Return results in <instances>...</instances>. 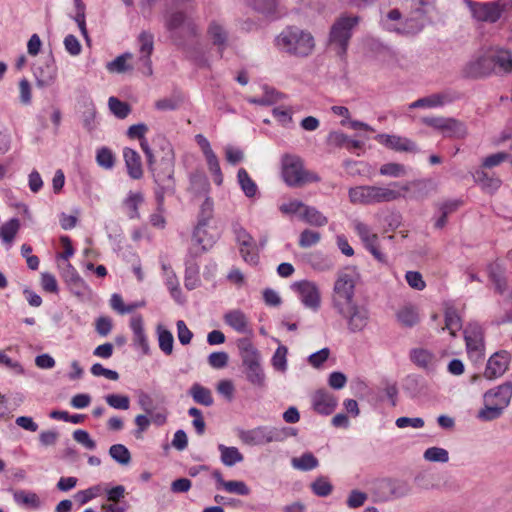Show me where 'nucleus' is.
<instances>
[{"label": "nucleus", "mask_w": 512, "mask_h": 512, "mask_svg": "<svg viewBox=\"0 0 512 512\" xmlns=\"http://www.w3.org/2000/svg\"><path fill=\"white\" fill-rule=\"evenodd\" d=\"M157 337H158V345L160 350L165 355H171L173 352V344H174V338L168 329H166L162 325H158L156 328Z\"/></svg>", "instance_id": "f704fd0d"}, {"label": "nucleus", "mask_w": 512, "mask_h": 512, "mask_svg": "<svg viewBox=\"0 0 512 512\" xmlns=\"http://www.w3.org/2000/svg\"><path fill=\"white\" fill-rule=\"evenodd\" d=\"M290 215H294L300 221L315 227H323L328 223V218L319 210L299 200H290Z\"/></svg>", "instance_id": "6e6552de"}, {"label": "nucleus", "mask_w": 512, "mask_h": 512, "mask_svg": "<svg viewBox=\"0 0 512 512\" xmlns=\"http://www.w3.org/2000/svg\"><path fill=\"white\" fill-rule=\"evenodd\" d=\"M321 239V234L317 231L305 229L301 232L299 237V246L301 248H309L316 245Z\"/></svg>", "instance_id": "052dcab7"}, {"label": "nucleus", "mask_w": 512, "mask_h": 512, "mask_svg": "<svg viewBox=\"0 0 512 512\" xmlns=\"http://www.w3.org/2000/svg\"><path fill=\"white\" fill-rule=\"evenodd\" d=\"M229 356L224 351L213 352L208 356V363L212 368L221 369L228 364Z\"/></svg>", "instance_id": "e2e57ef3"}, {"label": "nucleus", "mask_w": 512, "mask_h": 512, "mask_svg": "<svg viewBox=\"0 0 512 512\" xmlns=\"http://www.w3.org/2000/svg\"><path fill=\"white\" fill-rule=\"evenodd\" d=\"M108 106L111 113L119 119H125L131 112V107L127 102L121 101L114 96L108 99Z\"/></svg>", "instance_id": "79ce46f5"}, {"label": "nucleus", "mask_w": 512, "mask_h": 512, "mask_svg": "<svg viewBox=\"0 0 512 512\" xmlns=\"http://www.w3.org/2000/svg\"><path fill=\"white\" fill-rule=\"evenodd\" d=\"M291 288L297 293L301 302L313 310L318 309L320 305V295L316 285L313 282L302 280L295 282Z\"/></svg>", "instance_id": "f3484780"}, {"label": "nucleus", "mask_w": 512, "mask_h": 512, "mask_svg": "<svg viewBox=\"0 0 512 512\" xmlns=\"http://www.w3.org/2000/svg\"><path fill=\"white\" fill-rule=\"evenodd\" d=\"M309 264L318 271H326L333 267V262L329 257L321 252H314L309 255Z\"/></svg>", "instance_id": "de8ad7c7"}, {"label": "nucleus", "mask_w": 512, "mask_h": 512, "mask_svg": "<svg viewBox=\"0 0 512 512\" xmlns=\"http://www.w3.org/2000/svg\"><path fill=\"white\" fill-rule=\"evenodd\" d=\"M355 284L348 274L339 276L334 284L333 306L337 310L354 301Z\"/></svg>", "instance_id": "9d476101"}, {"label": "nucleus", "mask_w": 512, "mask_h": 512, "mask_svg": "<svg viewBox=\"0 0 512 512\" xmlns=\"http://www.w3.org/2000/svg\"><path fill=\"white\" fill-rule=\"evenodd\" d=\"M291 463L295 469L301 471H311L318 467V459L310 452L302 454L300 457H294Z\"/></svg>", "instance_id": "e433bc0d"}, {"label": "nucleus", "mask_w": 512, "mask_h": 512, "mask_svg": "<svg viewBox=\"0 0 512 512\" xmlns=\"http://www.w3.org/2000/svg\"><path fill=\"white\" fill-rule=\"evenodd\" d=\"M395 188H401L405 192L409 190L407 185L401 186L398 182H391L388 187L374 185L357 186L349 189V200L353 204L364 205L392 202L401 197L400 191Z\"/></svg>", "instance_id": "f257e3e1"}, {"label": "nucleus", "mask_w": 512, "mask_h": 512, "mask_svg": "<svg viewBox=\"0 0 512 512\" xmlns=\"http://www.w3.org/2000/svg\"><path fill=\"white\" fill-rule=\"evenodd\" d=\"M207 35L213 45L217 46L220 57H223V52L228 46L229 39L226 28L221 23L212 21L208 26Z\"/></svg>", "instance_id": "393cba45"}, {"label": "nucleus", "mask_w": 512, "mask_h": 512, "mask_svg": "<svg viewBox=\"0 0 512 512\" xmlns=\"http://www.w3.org/2000/svg\"><path fill=\"white\" fill-rule=\"evenodd\" d=\"M359 21L360 18L358 16L341 15L331 26L329 43L335 48L340 58L346 56L349 41L352 37V30L358 25Z\"/></svg>", "instance_id": "7ed1b4c3"}, {"label": "nucleus", "mask_w": 512, "mask_h": 512, "mask_svg": "<svg viewBox=\"0 0 512 512\" xmlns=\"http://www.w3.org/2000/svg\"><path fill=\"white\" fill-rule=\"evenodd\" d=\"M223 488L228 493H234L241 496H246L250 493L249 487L243 481L231 480L223 483Z\"/></svg>", "instance_id": "680f3d73"}, {"label": "nucleus", "mask_w": 512, "mask_h": 512, "mask_svg": "<svg viewBox=\"0 0 512 512\" xmlns=\"http://www.w3.org/2000/svg\"><path fill=\"white\" fill-rule=\"evenodd\" d=\"M14 500L17 504L23 505L29 508L37 509L40 507V499L34 492H27L24 490H18L13 495Z\"/></svg>", "instance_id": "58836bf2"}, {"label": "nucleus", "mask_w": 512, "mask_h": 512, "mask_svg": "<svg viewBox=\"0 0 512 512\" xmlns=\"http://www.w3.org/2000/svg\"><path fill=\"white\" fill-rule=\"evenodd\" d=\"M312 492L319 497H327L333 490L332 484L326 477L316 478L310 485Z\"/></svg>", "instance_id": "8fccbe9b"}, {"label": "nucleus", "mask_w": 512, "mask_h": 512, "mask_svg": "<svg viewBox=\"0 0 512 512\" xmlns=\"http://www.w3.org/2000/svg\"><path fill=\"white\" fill-rule=\"evenodd\" d=\"M509 363L510 354L507 351L494 353L487 361L484 377L489 380L501 377L507 371Z\"/></svg>", "instance_id": "aec40b11"}, {"label": "nucleus", "mask_w": 512, "mask_h": 512, "mask_svg": "<svg viewBox=\"0 0 512 512\" xmlns=\"http://www.w3.org/2000/svg\"><path fill=\"white\" fill-rule=\"evenodd\" d=\"M475 182L489 192H493L500 187L501 181L488 175V173L480 170L476 171L474 175Z\"/></svg>", "instance_id": "37998d69"}, {"label": "nucleus", "mask_w": 512, "mask_h": 512, "mask_svg": "<svg viewBox=\"0 0 512 512\" xmlns=\"http://www.w3.org/2000/svg\"><path fill=\"white\" fill-rule=\"evenodd\" d=\"M34 75L36 85L39 88L48 87L55 82L57 78V67L52 55L47 58L43 66H39L35 69Z\"/></svg>", "instance_id": "5701e85b"}, {"label": "nucleus", "mask_w": 512, "mask_h": 512, "mask_svg": "<svg viewBox=\"0 0 512 512\" xmlns=\"http://www.w3.org/2000/svg\"><path fill=\"white\" fill-rule=\"evenodd\" d=\"M123 157L127 168L128 175L135 180L143 177V168L141 157L138 152L132 148H124Z\"/></svg>", "instance_id": "a878e982"}, {"label": "nucleus", "mask_w": 512, "mask_h": 512, "mask_svg": "<svg viewBox=\"0 0 512 512\" xmlns=\"http://www.w3.org/2000/svg\"><path fill=\"white\" fill-rule=\"evenodd\" d=\"M315 47L314 37L311 33L290 29V54L298 57H307L312 53Z\"/></svg>", "instance_id": "9b49d317"}, {"label": "nucleus", "mask_w": 512, "mask_h": 512, "mask_svg": "<svg viewBox=\"0 0 512 512\" xmlns=\"http://www.w3.org/2000/svg\"><path fill=\"white\" fill-rule=\"evenodd\" d=\"M109 455L121 465H128L131 461V454L123 444H114L109 449Z\"/></svg>", "instance_id": "09e8293b"}, {"label": "nucleus", "mask_w": 512, "mask_h": 512, "mask_svg": "<svg viewBox=\"0 0 512 512\" xmlns=\"http://www.w3.org/2000/svg\"><path fill=\"white\" fill-rule=\"evenodd\" d=\"M379 173L382 176H389V177H403L406 175V167L403 164L390 162L383 164L380 169Z\"/></svg>", "instance_id": "6e6d98bb"}, {"label": "nucleus", "mask_w": 512, "mask_h": 512, "mask_svg": "<svg viewBox=\"0 0 512 512\" xmlns=\"http://www.w3.org/2000/svg\"><path fill=\"white\" fill-rule=\"evenodd\" d=\"M106 403L118 410H128L130 407V398L127 395L108 394L104 397Z\"/></svg>", "instance_id": "13d9d810"}, {"label": "nucleus", "mask_w": 512, "mask_h": 512, "mask_svg": "<svg viewBox=\"0 0 512 512\" xmlns=\"http://www.w3.org/2000/svg\"><path fill=\"white\" fill-rule=\"evenodd\" d=\"M237 180L241 190L248 198H253L258 193V187L255 181L249 176L244 168H240L237 173Z\"/></svg>", "instance_id": "72a5a7b5"}, {"label": "nucleus", "mask_w": 512, "mask_h": 512, "mask_svg": "<svg viewBox=\"0 0 512 512\" xmlns=\"http://www.w3.org/2000/svg\"><path fill=\"white\" fill-rule=\"evenodd\" d=\"M234 231L244 261L251 265L258 264L259 256L252 236L242 227H235Z\"/></svg>", "instance_id": "dca6fc26"}, {"label": "nucleus", "mask_w": 512, "mask_h": 512, "mask_svg": "<svg viewBox=\"0 0 512 512\" xmlns=\"http://www.w3.org/2000/svg\"><path fill=\"white\" fill-rule=\"evenodd\" d=\"M139 69L146 76L152 75V62H151V54L154 49V38L153 35L147 32H142L139 35Z\"/></svg>", "instance_id": "6ab92c4d"}, {"label": "nucleus", "mask_w": 512, "mask_h": 512, "mask_svg": "<svg viewBox=\"0 0 512 512\" xmlns=\"http://www.w3.org/2000/svg\"><path fill=\"white\" fill-rule=\"evenodd\" d=\"M264 90H265V94L262 97H259V98L250 97V98H248V102L251 104L269 106V105L276 103L279 100L280 95L274 89L268 88L267 86H265Z\"/></svg>", "instance_id": "864d4df0"}, {"label": "nucleus", "mask_w": 512, "mask_h": 512, "mask_svg": "<svg viewBox=\"0 0 512 512\" xmlns=\"http://www.w3.org/2000/svg\"><path fill=\"white\" fill-rule=\"evenodd\" d=\"M62 277L70 291L76 296H84L90 291L89 286L70 263L64 267Z\"/></svg>", "instance_id": "412c9836"}, {"label": "nucleus", "mask_w": 512, "mask_h": 512, "mask_svg": "<svg viewBox=\"0 0 512 512\" xmlns=\"http://www.w3.org/2000/svg\"><path fill=\"white\" fill-rule=\"evenodd\" d=\"M411 360L417 366L427 368L433 360V354L426 349H413L411 351Z\"/></svg>", "instance_id": "4d7b16f0"}, {"label": "nucleus", "mask_w": 512, "mask_h": 512, "mask_svg": "<svg viewBox=\"0 0 512 512\" xmlns=\"http://www.w3.org/2000/svg\"><path fill=\"white\" fill-rule=\"evenodd\" d=\"M472 18L477 22L496 23L500 19V14L492 2H476L473 0H464Z\"/></svg>", "instance_id": "ddd939ff"}, {"label": "nucleus", "mask_w": 512, "mask_h": 512, "mask_svg": "<svg viewBox=\"0 0 512 512\" xmlns=\"http://www.w3.org/2000/svg\"><path fill=\"white\" fill-rule=\"evenodd\" d=\"M20 228V222L17 218H12L4 223L0 228V237L6 243H11Z\"/></svg>", "instance_id": "a18cd8bd"}, {"label": "nucleus", "mask_w": 512, "mask_h": 512, "mask_svg": "<svg viewBox=\"0 0 512 512\" xmlns=\"http://www.w3.org/2000/svg\"><path fill=\"white\" fill-rule=\"evenodd\" d=\"M512 398V382L507 381L495 388L487 390L483 395L484 407L477 417L482 421H493L503 414Z\"/></svg>", "instance_id": "f03ea898"}, {"label": "nucleus", "mask_w": 512, "mask_h": 512, "mask_svg": "<svg viewBox=\"0 0 512 512\" xmlns=\"http://www.w3.org/2000/svg\"><path fill=\"white\" fill-rule=\"evenodd\" d=\"M337 312L347 321V328L351 333L361 332L368 325L370 313L365 305L352 302L345 305Z\"/></svg>", "instance_id": "423d86ee"}, {"label": "nucleus", "mask_w": 512, "mask_h": 512, "mask_svg": "<svg viewBox=\"0 0 512 512\" xmlns=\"http://www.w3.org/2000/svg\"><path fill=\"white\" fill-rule=\"evenodd\" d=\"M96 161L100 167L111 169L115 164V157L109 148L102 147L97 151Z\"/></svg>", "instance_id": "bf43d9fd"}, {"label": "nucleus", "mask_w": 512, "mask_h": 512, "mask_svg": "<svg viewBox=\"0 0 512 512\" xmlns=\"http://www.w3.org/2000/svg\"><path fill=\"white\" fill-rule=\"evenodd\" d=\"M445 326L442 330H448L452 337H456L457 331L463 327L462 319L457 312V309L453 306H448L444 311Z\"/></svg>", "instance_id": "c85d7f7f"}, {"label": "nucleus", "mask_w": 512, "mask_h": 512, "mask_svg": "<svg viewBox=\"0 0 512 512\" xmlns=\"http://www.w3.org/2000/svg\"><path fill=\"white\" fill-rule=\"evenodd\" d=\"M91 373L96 377L103 376L113 381H117L119 379V374L117 371L107 369L103 367L100 363H95L92 365Z\"/></svg>", "instance_id": "69168bd1"}, {"label": "nucleus", "mask_w": 512, "mask_h": 512, "mask_svg": "<svg viewBox=\"0 0 512 512\" xmlns=\"http://www.w3.org/2000/svg\"><path fill=\"white\" fill-rule=\"evenodd\" d=\"M444 137L463 139L467 136L468 130L464 122L448 118L443 128Z\"/></svg>", "instance_id": "c756f323"}, {"label": "nucleus", "mask_w": 512, "mask_h": 512, "mask_svg": "<svg viewBox=\"0 0 512 512\" xmlns=\"http://www.w3.org/2000/svg\"><path fill=\"white\" fill-rule=\"evenodd\" d=\"M410 486L406 481L397 479H378L372 485V493L377 501L386 502L408 495Z\"/></svg>", "instance_id": "39448f33"}, {"label": "nucleus", "mask_w": 512, "mask_h": 512, "mask_svg": "<svg viewBox=\"0 0 512 512\" xmlns=\"http://www.w3.org/2000/svg\"><path fill=\"white\" fill-rule=\"evenodd\" d=\"M375 140L383 146L394 150L396 152H412L416 153L419 151L416 143L409 138L402 137L399 135L390 134H378Z\"/></svg>", "instance_id": "a211bd4d"}, {"label": "nucleus", "mask_w": 512, "mask_h": 512, "mask_svg": "<svg viewBox=\"0 0 512 512\" xmlns=\"http://www.w3.org/2000/svg\"><path fill=\"white\" fill-rule=\"evenodd\" d=\"M143 202L144 196L141 192H129L123 201V205L130 219H138L140 217L138 207Z\"/></svg>", "instance_id": "473e14b6"}, {"label": "nucleus", "mask_w": 512, "mask_h": 512, "mask_svg": "<svg viewBox=\"0 0 512 512\" xmlns=\"http://www.w3.org/2000/svg\"><path fill=\"white\" fill-rule=\"evenodd\" d=\"M314 411L321 415H330L337 407V399L326 390H317L312 396Z\"/></svg>", "instance_id": "4be33fe9"}, {"label": "nucleus", "mask_w": 512, "mask_h": 512, "mask_svg": "<svg viewBox=\"0 0 512 512\" xmlns=\"http://www.w3.org/2000/svg\"><path fill=\"white\" fill-rule=\"evenodd\" d=\"M286 355L287 348L285 346H279L272 357V365L278 370L284 372L286 369Z\"/></svg>", "instance_id": "0e129e2a"}, {"label": "nucleus", "mask_w": 512, "mask_h": 512, "mask_svg": "<svg viewBox=\"0 0 512 512\" xmlns=\"http://www.w3.org/2000/svg\"><path fill=\"white\" fill-rule=\"evenodd\" d=\"M73 438L76 442L83 445L89 450H93L96 447L95 441L90 437L89 433L85 430L79 429L74 431Z\"/></svg>", "instance_id": "774afa93"}, {"label": "nucleus", "mask_w": 512, "mask_h": 512, "mask_svg": "<svg viewBox=\"0 0 512 512\" xmlns=\"http://www.w3.org/2000/svg\"><path fill=\"white\" fill-rule=\"evenodd\" d=\"M251 6L267 17H274L277 12V0H250Z\"/></svg>", "instance_id": "49530a36"}, {"label": "nucleus", "mask_w": 512, "mask_h": 512, "mask_svg": "<svg viewBox=\"0 0 512 512\" xmlns=\"http://www.w3.org/2000/svg\"><path fill=\"white\" fill-rule=\"evenodd\" d=\"M320 176L308 170L303 159L299 156L290 155V187L302 188L310 183L320 182Z\"/></svg>", "instance_id": "0eeeda50"}, {"label": "nucleus", "mask_w": 512, "mask_h": 512, "mask_svg": "<svg viewBox=\"0 0 512 512\" xmlns=\"http://www.w3.org/2000/svg\"><path fill=\"white\" fill-rule=\"evenodd\" d=\"M221 452V461L226 466H234L235 464L243 461V455L236 447H227L223 444L218 446Z\"/></svg>", "instance_id": "4c0bfd02"}, {"label": "nucleus", "mask_w": 512, "mask_h": 512, "mask_svg": "<svg viewBox=\"0 0 512 512\" xmlns=\"http://www.w3.org/2000/svg\"><path fill=\"white\" fill-rule=\"evenodd\" d=\"M130 327L134 334V342L142 348L144 353H148L149 345L144 331L142 317L140 315L133 316L130 321Z\"/></svg>", "instance_id": "cd10ccee"}, {"label": "nucleus", "mask_w": 512, "mask_h": 512, "mask_svg": "<svg viewBox=\"0 0 512 512\" xmlns=\"http://www.w3.org/2000/svg\"><path fill=\"white\" fill-rule=\"evenodd\" d=\"M131 58V53H123L117 56L113 61L108 62L106 68L111 73H124L132 69V67L127 64V60Z\"/></svg>", "instance_id": "c03bdc74"}, {"label": "nucleus", "mask_w": 512, "mask_h": 512, "mask_svg": "<svg viewBox=\"0 0 512 512\" xmlns=\"http://www.w3.org/2000/svg\"><path fill=\"white\" fill-rule=\"evenodd\" d=\"M213 217V201L210 197H206L201 205L198 215V223L196 226V236H200L203 226H207L209 220Z\"/></svg>", "instance_id": "c9c22d12"}, {"label": "nucleus", "mask_w": 512, "mask_h": 512, "mask_svg": "<svg viewBox=\"0 0 512 512\" xmlns=\"http://www.w3.org/2000/svg\"><path fill=\"white\" fill-rule=\"evenodd\" d=\"M176 327H177V337H178L179 342L182 345L190 344L192 337H193V333L187 327L186 323L183 320H178L176 323Z\"/></svg>", "instance_id": "338daca9"}, {"label": "nucleus", "mask_w": 512, "mask_h": 512, "mask_svg": "<svg viewBox=\"0 0 512 512\" xmlns=\"http://www.w3.org/2000/svg\"><path fill=\"white\" fill-rule=\"evenodd\" d=\"M493 73L490 54L471 59L461 69V77L465 79H483L491 76Z\"/></svg>", "instance_id": "1a4fd4ad"}, {"label": "nucleus", "mask_w": 512, "mask_h": 512, "mask_svg": "<svg viewBox=\"0 0 512 512\" xmlns=\"http://www.w3.org/2000/svg\"><path fill=\"white\" fill-rule=\"evenodd\" d=\"M493 70L498 67L505 74L512 72V52L507 49H498L490 54Z\"/></svg>", "instance_id": "bb28decb"}, {"label": "nucleus", "mask_w": 512, "mask_h": 512, "mask_svg": "<svg viewBox=\"0 0 512 512\" xmlns=\"http://www.w3.org/2000/svg\"><path fill=\"white\" fill-rule=\"evenodd\" d=\"M189 394L197 404L209 407L214 403L211 390L199 383H194L191 386Z\"/></svg>", "instance_id": "2f4dec72"}, {"label": "nucleus", "mask_w": 512, "mask_h": 512, "mask_svg": "<svg viewBox=\"0 0 512 512\" xmlns=\"http://www.w3.org/2000/svg\"><path fill=\"white\" fill-rule=\"evenodd\" d=\"M463 333L468 354H475L477 357L482 356L484 351V332L480 324L477 322L468 323Z\"/></svg>", "instance_id": "4468645a"}, {"label": "nucleus", "mask_w": 512, "mask_h": 512, "mask_svg": "<svg viewBox=\"0 0 512 512\" xmlns=\"http://www.w3.org/2000/svg\"><path fill=\"white\" fill-rule=\"evenodd\" d=\"M224 320L227 325L239 333H245L248 330V320L245 314L240 310H232L225 314Z\"/></svg>", "instance_id": "7c9ffc66"}, {"label": "nucleus", "mask_w": 512, "mask_h": 512, "mask_svg": "<svg viewBox=\"0 0 512 512\" xmlns=\"http://www.w3.org/2000/svg\"><path fill=\"white\" fill-rule=\"evenodd\" d=\"M244 373L247 380L254 386L263 387L265 383V374L260 363V355L252 343L243 339L238 343Z\"/></svg>", "instance_id": "20e7f679"}, {"label": "nucleus", "mask_w": 512, "mask_h": 512, "mask_svg": "<svg viewBox=\"0 0 512 512\" xmlns=\"http://www.w3.org/2000/svg\"><path fill=\"white\" fill-rule=\"evenodd\" d=\"M397 320L405 327H413L419 322V316L413 306H405L398 311Z\"/></svg>", "instance_id": "a19ab883"}, {"label": "nucleus", "mask_w": 512, "mask_h": 512, "mask_svg": "<svg viewBox=\"0 0 512 512\" xmlns=\"http://www.w3.org/2000/svg\"><path fill=\"white\" fill-rule=\"evenodd\" d=\"M446 101V96L444 94H433L428 97L420 98L409 105L410 109L415 108H423V107H437L443 105Z\"/></svg>", "instance_id": "ea45409f"}, {"label": "nucleus", "mask_w": 512, "mask_h": 512, "mask_svg": "<svg viewBox=\"0 0 512 512\" xmlns=\"http://www.w3.org/2000/svg\"><path fill=\"white\" fill-rule=\"evenodd\" d=\"M204 156L206 158L208 168L210 172L213 174V180L215 184L221 185L223 182V175L216 154L212 151Z\"/></svg>", "instance_id": "603ef678"}, {"label": "nucleus", "mask_w": 512, "mask_h": 512, "mask_svg": "<svg viewBox=\"0 0 512 512\" xmlns=\"http://www.w3.org/2000/svg\"><path fill=\"white\" fill-rule=\"evenodd\" d=\"M423 457L429 462L446 463L449 461V453L446 449L440 447H430L425 450Z\"/></svg>", "instance_id": "3c124183"}, {"label": "nucleus", "mask_w": 512, "mask_h": 512, "mask_svg": "<svg viewBox=\"0 0 512 512\" xmlns=\"http://www.w3.org/2000/svg\"><path fill=\"white\" fill-rule=\"evenodd\" d=\"M239 437L244 443L249 445H261L283 439L281 431L268 427H258L252 430L241 431Z\"/></svg>", "instance_id": "f8f14e48"}, {"label": "nucleus", "mask_w": 512, "mask_h": 512, "mask_svg": "<svg viewBox=\"0 0 512 512\" xmlns=\"http://www.w3.org/2000/svg\"><path fill=\"white\" fill-rule=\"evenodd\" d=\"M164 25L170 32H175L181 26H185L191 35L197 34L196 25L187 19L183 11L166 12L164 15Z\"/></svg>", "instance_id": "b1692460"}, {"label": "nucleus", "mask_w": 512, "mask_h": 512, "mask_svg": "<svg viewBox=\"0 0 512 512\" xmlns=\"http://www.w3.org/2000/svg\"><path fill=\"white\" fill-rule=\"evenodd\" d=\"M155 146L158 148L157 152L161 153V159H175L174 149L172 144L163 135H158L153 140Z\"/></svg>", "instance_id": "5fc2aeb1"}, {"label": "nucleus", "mask_w": 512, "mask_h": 512, "mask_svg": "<svg viewBox=\"0 0 512 512\" xmlns=\"http://www.w3.org/2000/svg\"><path fill=\"white\" fill-rule=\"evenodd\" d=\"M174 166L175 159H160L158 164L155 162L152 167H149L155 183L164 185L165 189H175Z\"/></svg>", "instance_id": "2eb2a0df"}]
</instances>
